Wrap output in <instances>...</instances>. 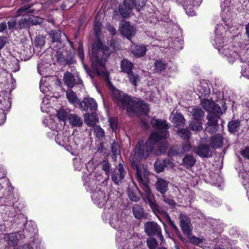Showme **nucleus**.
<instances>
[{
    "label": "nucleus",
    "mask_w": 249,
    "mask_h": 249,
    "mask_svg": "<svg viewBox=\"0 0 249 249\" xmlns=\"http://www.w3.org/2000/svg\"><path fill=\"white\" fill-rule=\"evenodd\" d=\"M113 99L117 102L118 106L124 108L128 114L142 115L147 114L149 111V105L144 101L136 98L124 93L118 89L113 92Z\"/></svg>",
    "instance_id": "nucleus-1"
},
{
    "label": "nucleus",
    "mask_w": 249,
    "mask_h": 249,
    "mask_svg": "<svg viewBox=\"0 0 249 249\" xmlns=\"http://www.w3.org/2000/svg\"><path fill=\"white\" fill-rule=\"evenodd\" d=\"M93 33L96 40L91 47L92 57L96 67H104L107 59L111 54L109 46L104 44L100 39L101 35V23L99 21L93 22Z\"/></svg>",
    "instance_id": "nucleus-2"
},
{
    "label": "nucleus",
    "mask_w": 249,
    "mask_h": 249,
    "mask_svg": "<svg viewBox=\"0 0 249 249\" xmlns=\"http://www.w3.org/2000/svg\"><path fill=\"white\" fill-rule=\"evenodd\" d=\"M146 4V0H123L118 5V12L123 18L129 17L133 8L140 12Z\"/></svg>",
    "instance_id": "nucleus-3"
},
{
    "label": "nucleus",
    "mask_w": 249,
    "mask_h": 249,
    "mask_svg": "<svg viewBox=\"0 0 249 249\" xmlns=\"http://www.w3.org/2000/svg\"><path fill=\"white\" fill-rule=\"evenodd\" d=\"M54 54L57 62L60 65H70L75 62L74 54L71 50L67 51L65 48L64 44H61L60 46H54Z\"/></svg>",
    "instance_id": "nucleus-4"
},
{
    "label": "nucleus",
    "mask_w": 249,
    "mask_h": 249,
    "mask_svg": "<svg viewBox=\"0 0 249 249\" xmlns=\"http://www.w3.org/2000/svg\"><path fill=\"white\" fill-rule=\"evenodd\" d=\"M153 149L150 144L142 139H140L136 143L134 149L133 159L141 161L146 159L152 153Z\"/></svg>",
    "instance_id": "nucleus-5"
},
{
    "label": "nucleus",
    "mask_w": 249,
    "mask_h": 249,
    "mask_svg": "<svg viewBox=\"0 0 249 249\" xmlns=\"http://www.w3.org/2000/svg\"><path fill=\"white\" fill-rule=\"evenodd\" d=\"M149 178H145L144 181L139 183L140 186L144 192V194L142 196L143 198L145 203L149 205L154 213H160L159 210L160 207L154 199V195L152 193L149 185Z\"/></svg>",
    "instance_id": "nucleus-6"
},
{
    "label": "nucleus",
    "mask_w": 249,
    "mask_h": 249,
    "mask_svg": "<svg viewBox=\"0 0 249 249\" xmlns=\"http://www.w3.org/2000/svg\"><path fill=\"white\" fill-rule=\"evenodd\" d=\"M144 231L146 234L152 236L155 235L160 240L162 241L164 237L162 235L161 229L160 226L154 221L147 222L144 224Z\"/></svg>",
    "instance_id": "nucleus-7"
},
{
    "label": "nucleus",
    "mask_w": 249,
    "mask_h": 249,
    "mask_svg": "<svg viewBox=\"0 0 249 249\" xmlns=\"http://www.w3.org/2000/svg\"><path fill=\"white\" fill-rule=\"evenodd\" d=\"M150 124L155 130L162 133L169 135L168 129L170 124L164 119H155L152 118L150 122Z\"/></svg>",
    "instance_id": "nucleus-8"
},
{
    "label": "nucleus",
    "mask_w": 249,
    "mask_h": 249,
    "mask_svg": "<svg viewBox=\"0 0 249 249\" xmlns=\"http://www.w3.org/2000/svg\"><path fill=\"white\" fill-rule=\"evenodd\" d=\"M191 146L189 143L183 145H172L167 152V156L169 157L175 156L181 157L182 155L190 150Z\"/></svg>",
    "instance_id": "nucleus-9"
},
{
    "label": "nucleus",
    "mask_w": 249,
    "mask_h": 249,
    "mask_svg": "<svg viewBox=\"0 0 249 249\" xmlns=\"http://www.w3.org/2000/svg\"><path fill=\"white\" fill-rule=\"evenodd\" d=\"M126 172L124 168V165L122 163H119L117 169L114 170L111 173V180L116 185H119L125 178Z\"/></svg>",
    "instance_id": "nucleus-10"
},
{
    "label": "nucleus",
    "mask_w": 249,
    "mask_h": 249,
    "mask_svg": "<svg viewBox=\"0 0 249 249\" xmlns=\"http://www.w3.org/2000/svg\"><path fill=\"white\" fill-rule=\"evenodd\" d=\"M119 31L122 35L130 40L132 36H135L136 29L129 21H125L120 26Z\"/></svg>",
    "instance_id": "nucleus-11"
},
{
    "label": "nucleus",
    "mask_w": 249,
    "mask_h": 249,
    "mask_svg": "<svg viewBox=\"0 0 249 249\" xmlns=\"http://www.w3.org/2000/svg\"><path fill=\"white\" fill-rule=\"evenodd\" d=\"M79 106L81 109L87 113L96 111L97 109V104L92 98H84L82 102H80Z\"/></svg>",
    "instance_id": "nucleus-12"
},
{
    "label": "nucleus",
    "mask_w": 249,
    "mask_h": 249,
    "mask_svg": "<svg viewBox=\"0 0 249 249\" xmlns=\"http://www.w3.org/2000/svg\"><path fill=\"white\" fill-rule=\"evenodd\" d=\"M220 116H217L212 113H208L207 116L208 125L205 128V131L211 134L216 132L219 127L217 122Z\"/></svg>",
    "instance_id": "nucleus-13"
},
{
    "label": "nucleus",
    "mask_w": 249,
    "mask_h": 249,
    "mask_svg": "<svg viewBox=\"0 0 249 249\" xmlns=\"http://www.w3.org/2000/svg\"><path fill=\"white\" fill-rule=\"evenodd\" d=\"M169 135L162 133L159 131H155L152 133L148 140L146 141L154 149L155 144L160 142L162 140H165L168 138Z\"/></svg>",
    "instance_id": "nucleus-14"
},
{
    "label": "nucleus",
    "mask_w": 249,
    "mask_h": 249,
    "mask_svg": "<svg viewBox=\"0 0 249 249\" xmlns=\"http://www.w3.org/2000/svg\"><path fill=\"white\" fill-rule=\"evenodd\" d=\"M139 160H137L135 159L132 160V161H131V164L132 168L136 170V174L135 177L137 180L138 181V183L141 182L143 181H144V179L145 178H149L148 177V175L146 173V171L143 173V175L142 176V173L141 169L140 167V165L139 164Z\"/></svg>",
    "instance_id": "nucleus-15"
},
{
    "label": "nucleus",
    "mask_w": 249,
    "mask_h": 249,
    "mask_svg": "<svg viewBox=\"0 0 249 249\" xmlns=\"http://www.w3.org/2000/svg\"><path fill=\"white\" fill-rule=\"evenodd\" d=\"M196 153L201 158H209L212 157L211 147L207 144H200L197 146Z\"/></svg>",
    "instance_id": "nucleus-16"
},
{
    "label": "nucleus",
    "mask_w": 249,
    "mask_h": 249,
    "mask_svg": "<svg viewBox=\"0 0 249 249\" xmlns=\"http://www.w3.org/2000/svg\"><path fill=\"white\" fill-rule=\"evenodd\" d=\"M25 228L23 229L22 232L24 238L30 239V241L33 242L35 239L36 229L33 225L26 223L24 224Z\"/></svg>",
    "instance_id": "nucleus-17"
},
{
    "label": "nucleus",
    "mask_w": 249,
    "mask_h": 249,
    "mask_svg": "<svg viewBox=\"0 0 249 249\" xmlns=\"http://www.w3.org/2000/svg\"><path fill=\"white\" fill-rule=\"evenodd\" d=\"M169 181L164 179L159 178L157 179L155 184L156 189L161 195H165L169 190Z\"/></svg>",
    "instance_id": "nucleus-18"
},
{
    "label": "nucleus",
    "mask_w": 249,
    "mask_h": 249,
    "mask_svg": "<svg viewBox=\"0 0 249 249\" xmlns=\"http://www.w3.org/2000/svg\"><path fill=\"white\" fill-rule=\"evenodd\" d=\"M127 194L128 198L132 201L138 202L140 200L141 194L136 186L128 187L127 189Z\"/></svg>",
    "instance_id": "nucleus-19"
},
{
    "label": "nucleus",
    "mask_w": 249,
    "mask_h": 249,
    "mask_svg": "<svg viewBox=\"0 0 249 249\" xmlns=\"http://www.w3.org/2000/svg\"><path fill=\"white\" fill-rule=\"evenodd\" d=\"M84 121L86 124L89 126H94L99 122V119L96 111H91L86 113L84 114Z\"/></svg>",
    "instance_id": "nucleus-20"
},
{
    "label": "nucleus",
    "mask_w": 249,
    "mask_h": 249,
    "mask_svg": "<svg viewBox=\"0 0 249 249\" xmlns=\"http://www.w3.org/2000/svg\"><path fill=\"white\" fill-rule=\"evenodd\" d=\"M120 69L125 74L132 71L134 69V64L127 58H123L120 62Z\"/></svg>",
    "instance_id": "nucleus-21"
},
{
    "label": "nucleus",
    "mask_w": 249,
    "mask_h": 249,
    "mask_svg": "<svg viewBox=\"0 0 249 249\" xmlns=\"http://www.w3.org/2000/svg\"><path fill=\"white\" fill-rule=\"evenodd\" d=\"M224 138L220 134H217L212 136L210 139V146L213 149L221 147L223 145Z\"/></svg>",
    "instance_id": "nucleus-22"
},
{
    "label": "nucleus",
    "mask_w": 249,
    "mask_h": 249,
    "mask_svg": "<svg viewBox=\"0 0 249 249\" xmlns=\"http://www.w3.org/2000/svg\"><path fill=\"white\" fill-rule=\"evenodd\" d=\"M196 159L192 154H187L182 159L180 165L187 169H190L194 166Z\"/></svg>",
    "instance_id": "nucleus-23"
},
{
    "label": "nucleus",
    "mask_w": 249,
    "mask_h": 249,
    "mask_svg": "<svg viewBox=\"0 0 249 249\" xmlns=\"http://www.w3.org/2000/svg\"><path fill=\"white\" fill-rule=\"evenodd\" d=\"M62 32L59 29L52 30L49 33V36L52 42H57L55 46H60L61 44H64L61 40Z\"/></svg>",
    "instance_id": "nucleus-24"
},
{
    "label": "nucleus",
    "mask_w": 249,
    "mask_h": 249,
    "mask_svg": "<svg viewBox=\"0 0 249 249\" xmlns=\"http://www.w3.org/2000/svg\"><path fill=\"white\" fill-rule=\"evenodd\" d=\"M147 50L144 45H135L132 48L131 52L136 58H139L145 55Z\"/></svg>",
    "instance_id": "nucleus-25"
},
{
    "label": "nucleus",
    "mask_w": 249,
    "mask_h": 249,
    "mask_svg": "<svg viewBox=\"0 0 249 249\" xmlns=\"http://www.w3.org/2000/svg\"><path fill=\"white\" fill-rule=\"evenodd\" d=\"M241 121L238 119H232L228 123V131L231 134L238 133L240 129Z\"/></svg>",
    "instance_id": "nucleus-26"
},
{
    "label": "nucleus",
    "mask_w": 249,
    "mask_h": 249,
    "mask_svg": "<svg viewBox=\"0 0 249 249\" xmlns=\"http://www.w3.org/2000/svg\"><path fill=\"white\" fill-rule=\"evenodd\" d=\"M64 84L68 88L71 89L76 84V80L73 75L69 71L65 72L63 77Z\"/></svg>",
    "instance_id": "nucleus-27"
},
{
    "label": "nucleus",
    "mask_w": 249,
    "mask_h": 249,
    "mask_svg": "<svg viewBox=\"0 0 249 249\" xmlns=\"http://www.w3.org/2000/svg\"><path fill=\"white\" fill-rule=\"evenodd\" d=\"M105 194L102 191L94 192L92 196V198L94 200L95 202L97 203L100 207L105 205L106 202L105 199Z\"/></svg>",
    "instance_id": "nucleus-28"
},
{
    "label": "nucleus",
    "mask_w": 249,
    "mask_h": 249,
    "mask_svg": "<svg viewBox=\"0 0 249 249\" xmlns=\"http://www.w3.org/2000/svg\"><path fill=\"white\" fill-rule=\"evenodd\" d=\"M132 210L133 214L136 219L141 220L144 217V210L142 206L135 204L132 207Z\"/></svg>",
    "instance_id": "nucleus-29"
},
{
    "label": "nucleus",
    "mask_w": 249,
    "mask_h": 249,
    "mask_svg": "<svg viewBox=\"0 0 249 249\" xmlns=\"http://www.w3.org/2000/svg\"><path fill=\"white\" fill-rule=\"evenodd\" d=\"M166 61L161 59L156 60L154 63V71L156 73H160L163 71L167 66Z\"/></svg>",
    "instance_id": "nucleus-30"
},
{
    "label": "nucleus",
    "mask_w": 249,
    "mask_h": 249,
    "mask_svg": "<svg viewBox=\"0 0 249 249\" xmlns=\"http://www.w3.org/2000/svg\"><path fill=\"white\" fill-rule=\"evenodd\" d=\"M18 234L16 232L10 233L7 235L6 239L9 247L16 246L18 241Z\"/></svg>",
    "instance_id": "nucleus-31"
},
{
    "label": "nucleus",
    "mask_w": 249,
    "mask_h": 249,
    "mask_svg": "<svg viewBox=\"0 0 249 249\" xmlns=\"http://www.w3.org/2000/svg\"><path fill=\"white\" fill-rule=\"evenodd\" d=\"M180 226L183 234L186 235V236L192 234V229L191 228V224L190 222L186 221L184 219H181L180 220Z\"/></svg>",
    "instance_id": "nucleus-32"
},
{
    "label": "nucleus",
    "mask_w": 249,
    "mask_h": 249,
    "mask_svg": "<svg viewBox=\"0 0 249 249\" xmlns=\"http://www.w3.org/2000/svg\"><path fill=\"white\" fill-rule=\"evenodd\" d=\"M184 9L186 11V13L189 15L193 16L195 15V11L194 10V5L192 3L191 0H184L183 3L182 4Z\"/></svg>",
    "instance_id": "nucleus-33"
},
{
    "label": "nucleus",
    "mask_w": 249,
    "mask_h": 249,
    "mask_svg": "<svg viewBox=\"0 0 249 249\" xmlns=\"http://www.w3.org/2000/svg\"><path fill=\"white\" fill-rule=\"evenodd\" d=\"M192 120H202L205 115L204 111L200 107H194L192 109Z\"/></svg>",
    "instance_id": "nucleus-34"
},
{
    "label": "nucleus",
    "mask_w": 249,
    "mask_h": 249,
    "mask_svg": "<svg viewBox=\"0 0 249 249\" xmlns=\"http://www.w3.org/2000/svg\"><path fill=\"white\" fill-rule=\"evenodd\" d=\"M185 118L180 112H177L174 114L172 122L176 126H183L185 124Z\"/></svg>",
    "instance_id": "nucleus-35"
},
{
    "label": "nucleus",
    "mask_w": 249,
    "mask_h": 249,
    "mask_svg": "<svg viewBox=\"0 0 249 249\" xmlns=\"http://www.w3.org/2000/svg\"><path fill=\"white\" fill-rule=\"evenodd\" d=\"M70 124L72 126H80L82 124V120L80 117L76 114H71L69 116Z\"/></svg>",
    "instance_id": "nucleus-36"
},
{
    "label": "nucleus",
    "mask_w": 249,
    "mask_h": 249,
    "mask_svg": "<svg viewBox=\"0 0 249 249\" xmlns=\"http://www.w3.org/2000/svg\"><path fill=\"white\" fill-rule=\"evenodd\" d=\"M55 142L59 145L64 146L68 145L69 137L64 133H58L55 138Z\"/></svg>",
    "instance_id": "nucleus-37"
},
{
    "label": "nucleus",
    "mask_w": 249,
    "mask_h": 249,
    "mask_svg": "<svg viewBox=\"0 0 249 249\" xmlns=\"http://www.w3.org/2000/svg\"><path fill=\"white\" fill-rule=\"evenodd\" d=\"M211 93L210 89L208 85L200 86L199 88L198 96L200 99H205L208 98Z\"/></svg>",
    "instance_id": "nucleus-38"
},
{
    "label": "nucleus",
    "mask_w": 249,
    "mask_h": 249,
    "mask_svg": "<svg viewBox=\"0 0 249 249\" xmlns=\"http://www.w3.org/2000/svg\"><path fill=\"white\" fill-rule=\"evenodd\" d=\"M127 75L129 82L135 87H137L138 83L140 81V77L138 73L134 72L133 71Z\"/></svg>",
    "instance_id": "nucleus-39"
},
{
    "label": "nucleus",
    "mask_w": 249,
    "mask_h": 249,
    "mask_svg": "<svg viewBox=\"0 0 249 249\" xmlns=\"http://www.w3.org/2000/svg\"><path fill=\"white\" fill-rule=\"evenodd\" d=\"M202 121L192 120L189 124L190 129L196 132L200 131L203 129Z\"/></svg>",
    "instance_id": "nucleus-40"
},
{
    "label": "nucleus",
    "mask_w": 249,
    "mask_h": 249,
    "mask_svg": "<svg viewBox=\"0 0 249 249\" xmlns=\"http://www.w3.org/2000/svg\"><path fill=\"white\" fill-rule=\"evenodd\" d=\"M178 135L184 141L189 142L191 137V132L188 128H179L178 130Z\"/></svg>",
    "instance_id": "nucleus-41"
},
{
    "label": "nucleus",
    "mask_w": 249,
    "mask_h": 249,
    "mask_svg": "<svg viewBox=\"0 0 249 249\" xmlns=\"http://www.w3.org/2000/svg\"><path fill=\"white\" fill-rule=\"evenodd\" d=\"M19 26L20 29H28L30 27V17L29 15H24V17L21 18L19 22Z\"/></svg>",
    "instance_id": "nucleus-42"
},
{
    "label": "nucleus",
    "mask_w": 249,
    "mask_h": 249,
    "mask_svg": "<svg viewBox=\"0 0 249 249\" xmlns=\"http://www.w3.org/2000/svg\"><path fill=\"white\" fill-rule=\"evenodd\" d=\"M93 132L96 138L99 140L103 141L105 138V133L104 129L99 125H96L94 127Z\"/></svg>",
    "instance_id": "nucleus-43"
},
{
    "label": "nucleus",
    "mask_w": 249,
    "mask_h": 249,
    "mask_svg": "<svg viewBox=\"0 0 249 249\" xmlns=\"http://www.w3.org/2000/svg\"><path fill=\"white\" fill-rule=\"evenodd\" d=\"M215 102L207 98L202 99L201 100V104L203 108L207 111H209L213 107Z\"/></svg>",
    "instance_id": "nucleus-44"
},
{
    "label": "nucleus",
    "mask_w": 249,
    "mask_h": 249,
    "mask_svg": "<svg viewBox=\"0 0 249 249\" xmlns=\"http://www.w3.org/2000/svg\"><path fill=\"white\" fill-rule=\"evenodd\" d=\"M154 170L157 173H160L163 172L165 168V165L163 160H157L154 164Z\"/></svg>",
    "instance_id": "nucleus-45"
},
{
    "label": "nucleus",
    "mask_w": 249,
    "mask_h": 249,
    "mask_svg": "<svg viewBox=\"0 0 249 249\" xmlns=\"http://www.w3.org/2000/svg\"><path fill=\"white\" fill-rule=\"evenodd\" d=\"M108 122L112 131L113 132H115L119 128L118 120L117 118L113 117H110L108 119Z\"/></svg>",
    "instance_id": "nucleus-46"
},
{
    "label": "nucleus",
    "mask_w": 249,
    "mask_h": 249,
    "mask_svg": "<svg viewBox=\"0 0 249 249\" xmlns=\"http://www.w3.org/2000/svg\"><path fill=\"white\" fill-rule=\"evenodd\" d=\"M208 113L214 114L217 116H221L223 114V111L219 106L214 103L213 107L208 111Z\"/></svg>",
    "instance_id": "nucleus-47"
},
{
    "label": "nucleus",
    "mask_w": 249,
    "mask_h": 249,
    "mask_svg": "<svg viewBox=\"0 0 249 249\" xmlns=\"http://www.w3.org/2000/svg\"><path fill=\"white\" fill-rule=\"evenodd\" d=\"M66 96L68 100L71 103H76L78 101V98L75 93L71 89L67 91Z\"/></svg>",
    "instance_id": "nucleus-48"
},
{
    "label": "nucleus",
    "mask_w": 249,
    "mask_h": 249,
    "mask_svg": "<svg viewBox=\"0 0 249 249\" xmlns=\"http://www.w3.org/2000/svg\"><path fill=\"white\" fill-rule=\"evenodd\" d=\"M111 151L112 158H116L118 154H120V146L118 142L114 141L111 145Z\"/></svg>",
    "instance_id": "nucleus-49"
},
{
    "label": "nucleus",
    "mask_w": 249,
    "mask_h": 249,
    "mask_svg": "<svg viewBox=\"0 0 249 249\" xmlns=\"http://www.w3.org/2000/svg\"><path fill=\"white\" fill-rule=\"evenodd\" d=\"M102 170L105 172V174L108 177L110 174L111 164L108 160H103L101 162Z\"/></svg>",
    "instance_id": "nucleus-50"
},
{
    "label": "nucleus",
    "mask_w": 249,
    "mask_h": 249,
    "mask_svg": "<svg viewBox=\"0 0 249 249\" xmlns=\"http://www.w3.org/2000/svg\"><path fill=\"white\" fill-rule=\"evenodd\" d=\"M108 45H109V47L112 49V50L110 49V51H111L112 53H113L114 51L119 49V41L118 39L112 38L108 43ZM112 53H111V54Z\"/></svg>",
    "instance_id": "nucleus-51"
},
{
    "label": "nucleus",
    "mask_w": 249,
    "mask_h": 249,
    "mask_svg": "<svg viewBox=\"0 0 249 249\" xmlns=\"http://www.w3.org/2000/svg\"><path fill=\"white\" fill-rule=\"evenodd\" d=\"M68 116V112L64 109H60L57 112V117L60 121L65 122Z\"/></svg>",
    "instance_id": "nucleus-52"
},
{
    "label": "nucleus",
    "mask_w": 249,
    "mask_h": 249,
    "mask_svg": "<svg viewBox=\"0 0 249 249\" xmlns=\"http://www.w3.org/2000/svg\"><path fill=\"white\" fill-rule=\"evenodd\" d=\"M146 243L149 249H156L158 246L157 241L153 238H147Z\"/></svg>",
    "instance_id": "nucleus-53"
},
{
    "label": "nucleus",
    "mask_w": 249,
    "mask_h": 249,
    "mask_svg": "<svg viewBox=\"0 0 249 249\" xmlns=\"http://www.w3.org/2000/svg\"><path fill=\"white\" fill-rule=\"evenodd\" d=\"M162 196L163 201L171 207L174 208L176 206V202L170 196H166L165 194L162 195Z\"/></svg>",
    "instance_id": "nucleus-54"
},
{
    "label": "nucleus",
    "mask_w": 249,
    "mask_h": 249,
    "mask_svg": "<svg viewBox=\"0 0 249 249\" xmlns=\"http://www.w3.org/2000/svg\"><path fill=\"white\" fill-rule=\"evenodd\" d=\"M45 37L41 35L37 36L35 40V45L36 47H41L45 44Z\"/></svg>",
    "instance_id": "nucleus-55"
},
{
    "label": "nucleus",
    "mask_w": 249,
    "mask_h": 249,
    "mask_svg": "<svg viewBox=\"0 0 249 249\" xmlns=\"http://www.w3.org/2000/svg\"><path fill=\"white\" fill-rule=\"evenodd\" d=\"M189 242L193 245H198L202 242V240L198 237L193 236L192 234L187 236Z\"/></svg>",
    "instance_id": "nucleus-56"
},
{
    "label": "nucleus",
    "mask_w": 249,
    "mask_h": 249,
    "mask_svg": "<svg viewBox=\"0 0 249 249\" xmlns=\"http://www.w3.org/2000/svg\"><path fill=\"white\" fill-rule=\"evenodd\" d=\"M77 53L78 56L80 60L83 63L85 59V54L83 47V44L81 42L79 43V46L77 49Z\"/></svg>",
    "instance_id": "nucleus-57"
},
{
    "label": "nucleus",
    "mask_w": 249,
    "mask_h": 249,
    "mask_svg": "<svg viewBox=\"0 0 249 249\" xmlns=\"http://www.w3.org/2000/svg\"><path fill=\"white\" fill-rule=\"evenodd\" d=\"M43 18L37 16H32L30 17V24L32 25H39L42 23Z\"/></svg>",
    "instance_id": "nucleus-58"
},
{
    "label": "nucleus",
    "mask_w": 249,
    "mask_h": 249,
    "mask_svg": "<svg viewBox=\"0 0 249 249\" xmlns=\"http://www.w3.org/2000/svg\"><path fill=\"white\" fill-rule=\"evenodd\" d=\"M28 5H24L20 7L17 11L16 17L21 16L22 14H26L27 12L28 9L29 8Z\"/></svg>",
    "instance_id": "nucleus-59"
},
{
    "label": "nucleus",
    "mask_w": 249,
    "mask_h": 249,
    "mask_svg": "<svg viewBox=\"0 0 249 249\" xmlns=\"http://www.w3.org/2000/svg\"><path fill=\"white\" fill-rule=\"evenodd\" d=\"M165 167L172 168L175 166V163L173 160L170 159H165L163 160Z\"/></svg>",
    "instance_id": "nucleus-60"
},
{
    "label": "nucleus",
    "mask_w": 249,
    "mask_h": 249,
    "mask_svg": "<svg viewBox=\"0 0 249 249\" xmlns=\"http://www.w3.org/2000/svg\"><path fill=\"white\" fill-rule=\"evenodd\" d=\"M241 156L245 159L249 160V146H246L240 151Z\"/></svg>",
    "instance_id": "nucleus-61"
},
{
    "label": "nucleus",
    "mask_w": 249,
    "mask_h": 249,
    "mask_svg": "<svg viewBox=\"0 0 249 249\" xmlns=\"http://www.w3.org/2000/svg\"><path fill=\"white\" fill-rule=\"evenodd\" d=\"M168 148V145L167 143H164L161 144L158 148L159 151L160 152V154L161 155H164L166 152V150Z\"/></svg>",
    "instance_id": "nucleus-62"
},
{
    "label": "nucleus",
    "mask_w": 249,
    "mask_h": 249,
    "mask_svg": "<svg viewBox=\"0 0 249 249\" xmlns=\"http://www.w3.org/2000/svg\"><path fill=\"white\" fill-rule=\"evenodd\" d=\"M159 210H160V213H159V214H162L164 215L165 220L168 224L172 221L170 216H169V215L168 214V213H167V212L163 211L160 208H159Z\"/></svg>",
    "instance_id": "nucleus-63"
},
{
    "label": "nucleus",
    "mask_w": 249,
    "mask_h": 249,
    "mask_svg": "<svg viewBox=\"0 0 249 249\" xmlns=\"http://www.w3.org/2000/svg\"><path fill=\"white\" fill-rule=\"evenodd\" d=\"M14 249H33V247L30 244H24L22 246H19L17 248H15Z\"/></svg>",
    "instance_id": "nucleus-64"
}]
</instances>
